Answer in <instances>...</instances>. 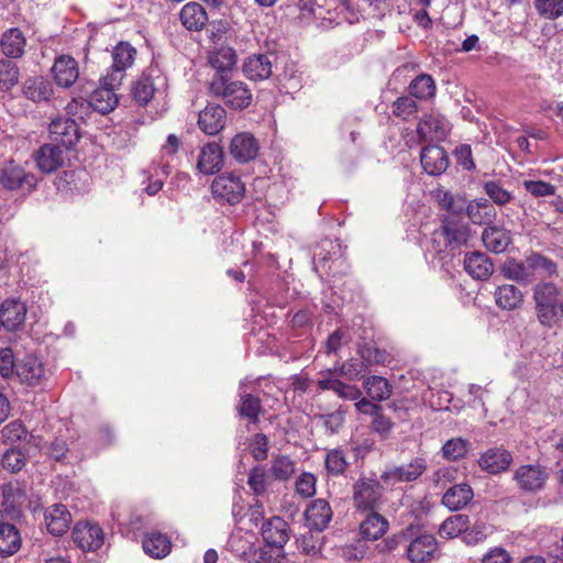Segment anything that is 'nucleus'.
Listing matches in <instances>:
<instances>
[{"label":"nucleus","instance_id":"f257e3e1","mask_svg":"<svg viewBox=\"0 0 563 563\" xmlns=\"http://www.w3.org/2000/svg\"><path fill=\"white\" fill-rule=\"evenodd\" d=\"M470 239L471 229L464 220L440 217V225L431 234L430 246L440 256L453 255L467 246Z\"/></svg>","mask_w":563,"mask_h":563},{"label":"nucleus","instance_id":"f03ea898","mask_svg":"<svg viewBox=\"0 0 563 563\" xmlns=\"http://www.w3.org/2000/svg\"><path fill=\"white\" fill-rule=\"evenodd\" d=\"M208 89L212 97L222 99L233 110L247 108L253 99L252 91L245 82L231 80L222 75L212 77Z\"/></svg>","mask_w":563,"mask_h":563},{"label":"nucleus","instance_id":"7ed1b4c3","mask_svg":"<svg viewBox=\"0 0 563 563\" xmlns=\"http://www.w3.org/2000/svg\"><path fill=\"white\" fill-rule=\"evenodd\" d=\"M353 505L357 511L378 510L384 501V487L376 479L362 477L353 484Z\"/></svg>","mask_w":563,"mask_h":563},{"label":"nucleus","instance_id":"20e7f679","mask_svg":"<svg viewBox=\"0 0 563 563\" xmlns=\"http://www.w3.org/2000/svg\"><path fill=\"white\" fill-rule=\"evenodd\" d=\"M211 192L219 203L236 205L244 197L245 185L240 176L233 173H225L213 179Z\"/></svg>","mask_w":563,"mask_h":563},{"label":"nucleus","instance_id":"39448f33","mask_svg":"<svg viewBox=\"0 0 563 563\" xmlns=\"http://www.w3.org/2000/svg\"><path fill=\"white\" fill-rule=\"evenodd\" d=\"M74 143H43L34 153L37 168L45 174H51L64 165L67 152Z\"/></svg>","mask_w":563,"mask_h":563},{"label":"nucleus","instance_id":"423d86ee","mask_svg":"<svg viewBox=\"0 0 563 563\" xmlns=\"http://www.w3.org/2000/svg\"><path fill=\"white\" fill-rule=\"evenodd\" d=\"M512 479L520 490L536 494L545 487L549 473L540 464H523L515 470Z\"/></svg>","mask_w":563,"mask_h":563},{"label":"nucleus","instance_id":"0eeeda50","mask_svg":"<svg viewBox=\"0 0 563 563\" xmlns=\"http://www.w3.org/2000/svg\"><path fill=\"white\" fill-rule=\"evenodd\" d=\"M136 49L126 42H120L112 52V65L107 73L110 86H121L125 70L135 59Z\"/></svg>","mask_w":563,"mask_h":563},{"label":"nucleus","instance_id":"6e6552de","mask_svg":"<svg viewBox=\"0 0 563 563\" xmlns=\"http://www.w3.org/2000/svg\"><path fill=\"white\" fill-rule=\"evenodd\" d=\"M451 130L450 121L437 112L423 115L417 125V133L421 141H444Z\"/></svg>","mask_w":563,"mask_h":563},{"label":"nucleus","instance_id":"1a4fd4ad","mask_svg":"<svg viewBox=\"0 0 563 563\" xmlns=\"http://www.w3.org/2000/svg\"><path fill=\"white\" fill-rule=\"evenodd\" d=\"M0 185L7 190L21 189L31 192L37 185V178L34 174L11 163L1 169Z\"/></svg>","mask_w":563,"mask_h":563},{"label":"nucleus","instance_id":"9d476101","mask_svg":"<svg viewBox=\"0 0 563 563\" xmlns=\"http://www.w3.org/2000/svg\"><path fill=\"white\" fill-rule=\"evenodd\" d=\"M427 470V461L423 457H415L409 463L386 470L380 478L389 485L396 483H409L418 479Z\"/></svg>","mask_w":563,"mask_h":563},{"label":"nucleus","instance_id":"9b49d317","mask_svg":"<svg viewBox=\"0 0 563 563\" xmlns=\"http://www.w3.org/2000/svg\"><path fill=\"white\" fill-rule=\"evenodd\" d=\"M290 532L288 523L279 516L265 520L261 528L265 543L280 551L284 550L285 544L289 541Z\"/></svg>","mask_w":563,"mask_h":563},{"label":"nucleus","instance_id":"f8f14e48","mask_svg":"<svg viewBox=\"0 0 563 563\" xmlns=\"http://www.w3.org/2000/svg\"><path fill=\"white\" fill-rule=\"evenodd\" d=\"M71 536L74 542L84 551H97L104 542L103 531L97 523L78 522Z\"/></svg>","mask_w":563,"mask_h":563},{"label":"nucleus","instance_id":"ddd939ff","mask_svg":"<svg viewBox=\"0 0 563 563\" xmlns=\"http://www.w3.org/2000/svg\"><path fill=\"white\" fill-rule=\"evenodd\" d=\"M120 86H110V81L108 80V75L100 79V85L97 87L89 96L88 102L89 106L100 112V113H109L117 107L119 102V98L117 95V89Z\"/></svg>","mask_w":563,"mask_h":563},{"label":"nucleus","instance_id":"4468645a","mask_svg":"<svg viewBox=\"0 0 563 563\" xmlns=\"http://www.w3.org/2000/svg\"><path fill=\"white\" fill-rule=\"evenodd\" d=\"M420 161L429 175H441L450 164L448 152L438 143H428L421 151Z\"/></svg>","mask_w":563,"mask_h":563},{"label":"nucleus","instance_id":"2eb2a0df","mask_svg":"<svg viewBox=\"0 0 563 563\" xmlns=\"http://www.w3.org/2000/svg\"><path fill=\"white\" fill-rule=\"evenodd\" d=\"M438 548L437 539L430 533L416 536L407 547V556L411 563H427L431 561Z\"/></svg>","mask_w":563,"mask_h":563},{"label":"nucleus","instance_id":"dca6fc26","mask_svg":"<svg viewBox=\"0 0 563 563\" xmlns=\"http://www.w3.org/2000/svg\"><path fill=\"white\" fill-rule=\"evenodd\" d=\"M224 154L220 143H205L201 146L198 158L197 169L205 175H213L223 167Z\"/></svg>","mask_w":563,"mask_h":563},{"label":"nucleus","instance_id":"f3484780","mask_svg":"<svg viewBox=\"0 0 563 563\" xmlns=\"http://www.w3.org/2000/svg\"><path fill=\"white\" fill-rule=\"evenodd\" d=\"M332 516L331 506L325 499H314L305 511L306 525L310 530L317 532H322L328 528Z\"/></svg>","mask_w":563,"mask_h":563},{"label":"nucleus","instance_id":"a211bd4d","mask_svg":"<svg viewBox=\"0 0 563 563\" xmlns=\"http://www.w3.org/2000/svg\"><path fill=\"white\" fill-rule=\"evenodd\" d=\"M52 73L59 87L69 88L79 77L78 63L69 55H62L55 59Z\"/></svg>","mask_w":563,"mask_h":563},{"label":"nucleus","instance_id":"6ab92c4d","mask_svg":"<svg viewBox=\"0 0 563 563\" xmlns=\"http://www.w3.org/2000/svg\"><path fill=\"white\" fill-rule=\"evenodd\" d=\"M227 111L220 104H208L198 118V124L201 131L207 135L213 136L218 134L225 125Z\"/></svg>","mask_w":563,"mask_h":563},{"label":"nucleus","instance_id":"aec40b11","mask_svg":"<svg viewBox=\"0 0 563 563\" xmlns=\"http://www.w3.org/2000/svg\"><path fill=\"white\" fill-rule=\"evenodd\" d=\"M47 531L52 536H63L66 533L73 521L71 515L67 507L63 504H54L49 506L44 514Z\"/></svg>","mask_w":563,"mask_h":563},{"label":"nucleus","instance_id":"412c9836","mask_svg":"<svg viewBox=\"0 0 563 563\" xmlns=\"http://www.w3.org/2000/svg\"><path fill=\"white\" fill-rule=\"evenodd\" d=\"M511 462V453L501 448L488 449L478 459L479 467L489 474L507 471Z\"/></svg>","mask_w":563,"mask_h":563},{"label":"nucleus","instance_id":"4be33fe9","mask_svg":"<svg viewBox=\"0 0 563 563\" xmlns=\"http://www.w3.org/2000/svg\"><path fill=\"white\" fill-rule=\"evenodd\" d=\"M1 437L9 444L22 442L24 445L35 449H40L42 444V438L29 432L20 420L11 421L4 426L1 430Z\"/></svg>","mask_w":563,"mask_h":563},{"label":"nucleus","instance_id":"5701e85b","mask_svg":"<svg viewBox=\"0 0 563 563\" xmlns=\"http://www.w3.org/2000/svg\"><path fill=\"white\" fill-rule=\"evenodd\" d=\"M14 375L21 383L30 386L38 385L44 376L42 362L32 355H26L16 363Z\"/></svg>","mask_w":563,"mask_h":563},{"label":"nucleus","instance_id":"b1692460","mask_svg":"<svg viewBox=\"0 0 563 563\" xmlns=\"http://www.w3.org/2000/svg\"><path fill=\"white\" fill-rule=\"evenodd\" d=\"M26 308L23 302L7 299L0 306V321L9 331L16 330L25 320Z\"/></svg>","mask_w":563,"mask_h":563},{"label":"nucleus","instance_id":"393cba45","mask_svg":"<svg viewBox=\"0 0 563 563\" xmlns=\"http://www.w3.org/2000/svg\"><path fill=\"white\" fill-rule=\"evenodd\" d=\"M464 269L474 279L485 280L493 274L494 265L485 253L475 251L465 255Z\"/></svg>","mask_w":563,"mask_h":563},{"label":"nucleus","instance_id":"a878e982","mask_svg":"<svg viewBox=\"0 0 563 563\" xmlns=\"http://www.w3.org/2000/svg\"><path fill=\"white\" fill-rule=\"evenodd\" d=\"M465 213L473 224L483 225L492 223L496 216V209L487 199H473L467 202Z\"/></svg>","mask_w":563,"mask_h":563},{"label":"nucleus","instance_id":"bb28decb","mask_svg":"<svg viewBox=\"0 0 563 563\" xmlns=\"http://www.w3.org/2000/svg\"><path fill=\"white\" fill-rule=\"evenodd\" d=\"M272 67L269 56L265 54H254L244 60L243 73L251 80H264L271 77Z\"/></svg>","mask_w":563,"mask_h":563},{"label":"nucleus","instance_id":"cd10ccee","mask_svg":"<svg viewBox=\"0 0 563 563\" xmlns=\"http://www.w3.org/2000/svg\"><path fill=\"white\" fill-rule=\"evenodd\" d=\"M485 247L496 254L503 253L511 243L510 232L498 225H488L482 233Z\"/></svg>","mask_w":563,"mask_h":563},{"label":"nucleus","instance_id":"c85d7f7f","mask_svg":"<svg viewBox=\"0 0 563 563\" xmlns=\"http://www.w3.org/2000/svg\"><path fill=\"white\" fill-rule=\"evenodd\" d=\"M181 24L189 31H200L207 24L208 15L198 2L186 3L179 12Z\"/></svg>","mask_w":563,"mask_h":563},{"label":"nucleus","instance_id":"c756f323","mask_svg":"<svg viewBox=\"0 0 563 563\" xmlns=\"http://www.w3.org/2000/svg\"><path fill=\"white\" fill-rule=\"evenodd\" d=\"M48 131L51 141H78L80 139L78 125L71 118L59 117L54 119Z\"/></svg>","mask_w":563,"mask_h":563},{"label":"nucleus","instance_id":"7c9ffc66","mask_svg":"<svg viewBox=\"0 0 563 563\" xmlns=\"http://www.w3.org/2000/svg\"><path fill=\"white\" fill-rule=\"evenodd\" d=\"M435 199L439 207L446 213L441 217H452L455 220H463V214L466 209V200L461 196H454L446 190H437Z\"/></svg>","mask_w":563,"mask_h":563},{"label":"nucleus","instance_id":"2f4dec72","mask_svg":"<svg viewBox=\"0 0 563 563\" xmlns=\"http://www.w3.org/2000/svg\"><path fill=\"white\" fill-rule=\"evenodd\" d=\"M23 95L33 102L48 101L53 95L49 80L42 76L27 78L23 84Z\"/></svg>","mask_w":563,"mask_h":563},{"label":"nucleus","instance_id":"473e14b6","mask_svg":"<svg viewBox=\"0 0 563 563\" xmlns=\"http://www.w3.org/2000/svg\"><path fill=\"white\" fill-rule=\"evenodd\" d=\"M26 40L19 29L5 31L0 38V47L4 56L20 58L24 54Z\"/></svg>","mask_w":563,"mask_h":563},{"label":"nucleus","instance_id":"72a5a7b5","mask_svg":"<svg viewBox=\"0 0 563 563\" xmlns=\"http://www.w3.org/2000/svg\"><path fill=\"white\" fill-rule=\"evenodd\" d=\"M22 544L18 528L9 522L0 523V556L8 558L16 553Z\"/></svg>","mask_w":563,"mask_h":563},{"label":"nucleus","instance_id":"f704fd0d","mask_svg":"<svg viewBox=\"0 0 563 563\" xmlns=\"http://www.w3.org/2000/svg\"><path fill=\"white\" fill-rule=\"evenodd\" d=\"M209 64L216 70L213 77L229 78L228 74L236 64V53L231 47H221L210 55Z\"/></svg>","mask_w":563,"mask_h":563},{"label":"nucleus","instance_id":"c9c22d12","mask_svg":"<svg viewBox=\"0 0 563 563\" xmlns=\"http://www.w3.org/2000/svg\"><path fill=\"white\" fill-rule=\"evenodd\" d=\"M437 86L428 74H420L408 86V93L416 101H428L435 97Z\"/></svg>","mask_w":563,"mask_h":563},{"label":"nucleus","instance_id":"e433bc0d","mask_svg":"<svg viewBox=\"0 0 563 563\" xmlns=\"http://www.w3.org/2000/svg\"><path fill=\"white\" fill-rule=\"evenodd\" d=\"M367 517L360 526V532L364 539L377 540L382 538L388 529V521L379 515L377 510L367 511Z\"/></svg>","mask_w":563,"mask_h":563},{"label":"nucleus","instance_id":"4c0bfd02","mask_svg":"<svg viewBox=\"0 0 563 563\" xmlns=\"http://www.w3.org/2000/svg\"><path fill=\"white\" fill-rule=\"evenodd\" d=\"M142 547L146 554L155 559H162L170 552L172 542L166 534L148 532L143 538Z\"/></svg>","mask_w":563,"mask_h":563},{"label":"nucleus","instance_id":"58836bf2","mask_svg":"<svg viewBox=\"0 0 563 563\" xmlns=\"http://www.w3.org/2000/svg\"><path fill=\"white\" fill-rule=\"evenodd\" d=\"M496 305L504 310H515L523 301L522 291L515 285H501L494 292Z\"/></svg>","mask_w":563,"mask_h":563},{"label":"nucleus","instance_id":"ea45409f","mask_svg":"<svg viewBox=\"0 0 563 563\" xmlns=\"http://www.w3.org/2000/svg\"><path fill=\"white\" fill-rule=\"evenodd\" d=\"M473 498V490L467 484H457L450 487L442 497V504L451 510L465 507Z\"/></svg>","mask_w":563,"mask_h":563},{"label":"nucleus","instance_id":"a19ab883","mask_svg":"<svg viewBox=\"0 0 563 563\" xmlns=\"http://www.w3.org/2000/svg\"><path fill=\"white\" fill-rule=\"evenodd\" d=\"M157 70L154 68H150L148 71L143 73L134 84L132 95L137 103L143 106L152 100L156 90L154 82V73Z\"/></svg>","mask_w":563,"mask_h":563},{"label":"nucleus","instance_id":"79ce46f5","mask_svg":"<svg viewBox=\"0 0 563 563\" xmlns=\"http://www.w3.org/2000/svg\"><path fill=\"white\" fill-rule=\"evenodd\" d=\"M503 274L506 278L523 285H528L534 280L531 268L529 267L528 255L526 256L525 261L521 262L514 258L507 261L503 266Z\"/></svg>","mask_w":563,"mask_h":563},{"label":"nucleus","instance_id":"37998d69","mask_svg":"<svg viewBox=\"0 0 563 563\" xmlns=\"http://www.w3.org/2000/svg\"><path fill=\"white\" fill-rule=\"evenodd\" d=\"M529 267L531 268L533 279L550 278L558 273V264L550 257L538 252H531L529 255Z\"/></svg>","mask_w":563,"mask_h":563},{"label":"nucleus","instance_id":"c03bdc74","mask_svg":"<svg viewBox=\"0 0 563 563\" xmlns=\"http://www.w3.org/2000/svg\"><path fill=\"white\" fill-rule=\"evenodd\" d=\"M363 387L373 401H384L393 393L389 382L382 376H369L363 382Z\"/></svg>","mask_w":563,"mask_h":563},{"label":"nucleus","instance_id":"a18cd8bd","mask_svg":"<svg viewBox=\"0 0 563 563\" xmlns=\"http://www.w3.org/2000/svg\"><path fill=\"white\" fill-rule=\"evenodd\" d=\"M236 410L240 417L246 418L251 423L255 424L260 421L262 401L250 393H242L240 394V402Z\"/></svg>","mask_w":563,"mask_h":563},{"label":"nucleus","instance_id":"49530a36","mask_svg":"<svg viewBox=\"0 0 563 563\" xmlns=\"http://www.w3.org/2000/svg\"><path fill=\"white\" fill-rule=\"evenodd\" d=\"M390 109L395 118L401 121H410L417 117L419 106L418 101L409 95H402L391 103Z\"/></svg>","mask_w":563,"mask_h":563},{"label":"nucleus","instance_id":"de8ad7c7","mask_svg":"<svg viewBox=\"0 0 563 563\" xmlns=\"http://www.w3.org/2000/svg\"><path fill=\"white\" fill-rule=\"evenodd\" d=\"M357 354L367 368L373 365H384L389 362V354L372 343L358 344Z\"/></svg>","mask_w":563,"mask_h":563},{"label":"nucleus","instance_id":"09e8293b","mask_svg":"<svg viewBox=\"0 0 563 563\" xmlns=\"http://www.w3.org/2000/svg\"><path fill=\"white\" fill-rule=\"evenodd\" d=\"M0 463L3 470L15 474L26 465V456L21 449L13 446L2 453Z\"/></svg>","mask_w":563,"mask_h":563},{"label":"nucleus","instance_id":"8fccbe9b","mask_svg":"<svg viewBox=\"0 0 563 563\" xmlns=\"http://www.w3.org/2000/svg\"><path fill=\"white\" fill-rule=\"evenodd\" d=\"M339 249L340 245L333 241H322L314 252V268L318 269L319 265L324 268L328 262L340 260Z\"/></svg>","mask_w":563,"mask_h":563},{"label":"nucleus","instance_id":"3c124183","mask_svg":"<svg viewBox=\"0 0 563 563\" xmlns=\"http://www.w3.org/2000/svg\"><path fill=\"white\" fill-rule=\"evenodd\" d=\"M20 71L18 66L9 60L0 59V90L9 91L19 81Z\"/></svg>","mask_w":563,"mask_h":563},{"label":"nucleus","instance_id":"603ef678","mask_svg":"<svg viewBox=\"0 0 563 563\" xmlns=\"http://www.w3.org/2000/svg\"><path fill=\"white\" fill-rule=\"evenodd\" d=\"M559 287L550 282H541L533 288L534 303H559Z\"/></svg>","mask_w":563,"mask_h":563},{"label":"nucleus","instance_id":"864d4df0","mask_svg":"<svg viewBox=\"0 0 563 563\" xmlns=\"http://www.w3.org/2000/svg\"><path fill=\"white\" fill-rule=\"evenodd\" d=\"M559 303H536L537 319L544 328L551 329L559 322Z\"/></svg>","mask_w":563,"mask_h":563},{"label":"nucleus","instance_id":"5fc2aeb1","mask_svg":"<svg viewBox=\"0 0 563 563\" xmlns=\"http://www.w3.org/2000/svg\"><path fill=\"white\" fill-rule=\"evenodd\" d=\"M345 413L346 411L340 407L330 413L316 415L314 419H318L321 422L327 433L334 434L338 433L343 427L345 421Z\"/></svg>","mask_w":563,"mask_h":563},{"label":"nucleus","instance_id":"6e6d98bb","mask_svg":"<svg viewBox=\"0 0 563 563\" xmlns=\"http://www.w3.org/2000/svg\"><path fill=\"white\" fill-rule=\"evenodd\" d=\"M470 448V442L462 438L448 440L442 446L443 456L451 461L464 457Z\"/></svg>","mask_w":563,"mask_h":563},{"label":"nucleus","instance_id":"4d7b16f0","mask_svg":"<svg viewBox=\"0 0 563 563\" xmlns=\"http://www.w3.org/2000/svg\"><path fill=\"white\" fill-rule=\"evenodd\" d=\"M295 472V463L290 457L282 455L272 462L271 474L277 481H287Z\"/></svg>","mask_w":563,"mask_h":563},{"label":"nucleus","instance_id":"13d9d810","mask_svg":"<svg viewBox=\"0 0 563 563\" xmlns=\"http://www.w3.org/2000/svg\"><path fill=\"white\" fill-rule=\"evenodd\" d=\"M467 523V517L463 515H455L442 522L439 529V533L442 537L453 538L459 536L461 532H465Z\"/></svg>","mask_w":563,"mask_h":563},{"label":"nucleus","instance_id":"bf43d9fd","mask_svg":"<svg viewBox=\"0 0 563 563\" xmlns=\"http://www.w3.org/2000/svg\"><path fill=\"white\" fill-rule=\"evenodd\" d=\"M534 8L544 19L555 20L563 15V0H534Z\"/></svg>","mask_w":563,"mask_h":563},{"label":"nucleus","instance_id":"052dcab7","mask_svg":"<svg viewBox=\"0 0 563 563\" xmlns=\"http://www.w3.org/2000/svg\"><path fill=\"white\" fill-rule=\"evenodd\" d=\"M324 463L327 471L334 476L342 475L347 466L345 455L343 451L339 449L329 451L325 455Z\"/></svg>","mask_w":563,"mask_h":563},{"label":"nucleus","instance_id":"680f3d73","mask_svg":"<svg viewBox=\"0 0 563 563\" xmlns=\"http://www.w3.org/2000/svg\"><path fill=\"white\" fill-rule=\"evenodd\" d=\"M232 156L240 163H247L258 154L257 143H230Z\"/></svg>","mask_w":563,"mask_h":563},{"label":"nucleus","instance_id":"e2e57ef3","mask_svg":"<svg viewBox=\"0 0 563 563\" xmlns=\"http://www.w3.org/2000/svg\"><path fill=\"white\" fill-rule=\"evenodd\" d=\"M486 195L498 206H504L512 200V194L500 186L497 181H486L484 184Z\"/></svg>","mask_w":563,"mask_h":563},{"label":"nucleus","instance_id":"0e129e2a","mask_svg":"<svg viewBox=\"0 0 563 563\" xmlns=\"http://www.w3.org/2000/svg\"><path fill=\"white\" fill-rule=\"evenodd\" d=\"M247 485L256 496H261L266 492L267 483L264 466L255 465L250 470Z\"/></svg>","mask_w":563,"mask_h":563},{"label":"nucleus","instance_id":"69168bd1","mask_svg":"<svg viewBox=\"0 0 563 563\" xmlns=\"http://www.w3.org/2000/svg\"><path fill=\"white\" fill-rule=\"evenodd\" d=\"M269 450L268 438L264 433H256L251 441L250 452L253 459L262 462L267 459Z\"/></svg>","mask_w":563,"mask_h":563},{"label":"nucleus","instance_id":"338daca9","mask_svg":"<svg viewBox=\"0 0 563 563\" xmlns=\"http://www.w3.org/2000/svg\"><path fill=\"white\" fill-rule=\"evenodd\" d=\"M296 542L298 549L307 555L317 554L321 548L319 536L313 534L311 530L302 533Z\"/></svg>","mask_w":563,"mask_h":563},{"label":"nucleus","instance_id":"774afa93","mask_svg":"<svg viewBox=\"0 0 563 563\" xmlns=\"http://www.w3.org/2000/svg\"><path fill=\"white\" fill-rule=\"evenodd\" d=\"M336 368L341 376H344L350 380L358 379L361 374L367 369L364 362L356 358H351Z\"/></svg>","mask_w":563,"mask_h":563}]
</instances>
